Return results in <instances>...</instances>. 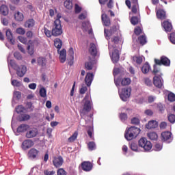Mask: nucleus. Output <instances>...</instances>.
<instances>
[{
    "mask_svg": "<svg viewBox=\"0 0 175 175\" xmlns=\"http://www.w3.org/2000/svg\"><path fill=\"white\" fill-rule=\"evenodd\" d=\"M106 39L107 40H111L109 42V54H111V58L113 64L117 63L120 59V52L113 44H117L118 41L121 40V37L118 35V30H117V27L113 26L109 31L106 29L104 30Z\"/></svg>",
    "mask_w": 175,
    "mask_h": 175,
    "instance_id": "obj_1",
    "label": "nucleus"
},
{
    "mask_svg": "<svg viewBox=\"0 0 175 175\" xmlns=\"http://www.w3.org/2000/svg\"><path fill=\"white\" fill-rule=\"evenodd\" d=\"M90 96V94H86L82 100L83 108L80 110L81 117H84V116L90 113L92 109V103L91 102Z\"/></svg>",
    "mask_w": 175,
    "mask_h": 175,
    "instance_id": "obj_2",
    "label": "nucleus"
},
{
    "mask_svg": "<svg viewBox=\"0 0 175 175\" xmlns=\"http://www.w3.org/2000/svg\"><path fill=\"white\" fill-rule=\"evenodd\" d=\"M139 133H140V129L135 126H131L126 129V131L124 133V137L126 140H128V141L133 140V139H136V137L139 136Z\"/></svg>",
    "mask_w": 175,
    "mask_h": 175,
    "instance_id": "obj_3",
    "label": "nucleus"
},
{
    "mask_svg": "<svg viewBox=\"0 0 175 175\" xmlns=\"http://www.w3.org/2000/svg\"><path fill=\"white\" fill-rule=\"evenodd\" d=\"M9 64L16 71V75L18 77H24L25 74L27 73V66L25 65H21L18 66L14 62L13 60H10Z\"/></svg>",
    "mask_w": 175,
    "mask_h": 175,
    "instance_id": "obj_4",
    "label": "nucleus"
},
{
    "mask_svg": "<svg viewBox=\"0 0 175 175\" xmlns=\"http://www.w3.org/2000/svg\"><path fill=\"white\" fill-rule=\"evenodd\" d=\"M53 36H59L62 35V26L61 25V20L56 19L54 21L53 27L52 29Z\"/></svg>",
    "mask_w": 175,
    "mask_h": 175,
    "instance_id": "obj_5",
    "label": "nucleus"
},
{
    "mask_svg": "<svg viewBox=\"0 0 175 175\" xmlns=\"http://www.w3.org/2000/svg\"><path fill=\"white\" fill-rule=\"evenodd\" d=\"M118 88V92L120 98L123 102H126L129 96H131V92H132V88H124L121 90H120V88Z\"/></svg>",
    "mask_w": 175,
    "mask_h": 175,
    "instance_id": "obj_6",
    "label": "nucleus"
},
{
    "mask_svg": "<svg viewBox=\"0 0 175 175\" xmlns=\"http://www.w3.org/2000/svg\"><path fill=\"white\" fill-rule=\"evenodd\" d=\"M139 146L144 148L145 151H150L152 148V144L145 137H142L138 142Z\"/></svg>",
    "mask_w": 175,
    "mask_h": 175,
    "instance_id": "obj_7",
    "label": "nucleus"
},
{
    "mask_svg": "<svg viewBox=\"0 0 175 175\" xmlns=\"http://www.w3.org/2000/svg\"><path fill=\"white\" fill-rule=\"evenodd\" d=\"M132 83V81L129 78H122V79H115V84L116 87L120 88V83H121V85L125 86V85H129Z\"/></svg>",
    "mask_w": 175,
    "mask_h": 175,
    "instance_id": "obj_8",
    "label": "nucleus"
},
{
    "mask_svg": "<svg viewBox=\"0 0 175 175\" xmlns=\"http://www.w3.org/2000/svg\"><path fill=\"white\" fill-rule=\"evenodd\" d=\"M39 133L38 129L33 127V128H28L27 133H26V137L27 139H32L33 137H36Z\"/></svg>",
    "mask_w": 175,
    "mask_h": 175,
    "instance_id": "obj_9",
    "label": "nucleus"
},
{
    "mask_svg": "<svg viewBox=\"0 0 175 175\" xmlns=\"http://www.w3.org/2000/svg\"><path fill=\"white\" fill-rule=\"evenodd\" d=\"M154 62L157 65H164L165 66L170 65V60L165 56H162L161 60L155 59Z\"/></svg>",
    "mask_w": 175,
    "mask_h": 175,
    "instance_id": "obj_10",
    "label": "nucleus"
},
{
    "mask_svg": "<svg viewBox=\"0 0 175 175\" xmlns=\"http://www.w3.org/2000/svg\"><path fill=\"white\" fill-rule=\"evenodd\" d=\"M153 84L157 88H162L163 86V81H162V77L161 76H154L153 78Z\"/></svg>",
    "mask_w": 175,
    "mask_h": 175,
    "instance_id": "obj_11",
    "label": "nucleus"
},
{
    "mask_svg": "<svg viewBox=\"0 0 175 175\" xmlns=\"http://www.w3.org/2000/svg\"><path fill=\"white\" fill-rule=\"evenodd\" d=\"M35 47H38V41L37 40L29 41L27 50L30 55H32V54H33V48Z\"/></svg>",
    "mask_w": 175,
    "mask_h": 175,
    "instance_id": "obj_12",
    "label": "nucleus"
},
{
    "mask_svg": "<svg viewBox=\"0 0 175 175\" xmlns=\"http://www.w3.org/2000/svg\"><path fill=\"white\" fill-rule=\"evenodd\" d=\"M39 154V150L35 148H31L29 150L27 153V157L29 159H35L38 157Z\"/></svg>",
    "mask_w": 175,
    "mask_h": 175,
    "instance_id": "obj_13",
    "label": "nucleus"
},
{
    "mask_svg": "<svg viewBox=\"0 0 175 175\" xmlns=\"http://www.w3.org/2000/svg\"><path fill=\"white\" fill-rule=\"evenodd\" d=\"M162 140L164 142H167V143H170L173 140L172 137V133L169 131H165L161 133Z\"/></svg>",
    "mask_w": 175,
    "mask_h": 175,
    "instance_id": "obj_14",
    "label": "nucleus"
},
{
    "mask_svg": "<svg viewBox=\"0 0 175 175\" xmlns=\"http://www.w3.org/2000/svg\"><path fill=\"white\" fill-rule=\"evenodd\" d=\"M33 141L31 139H26L22 143V148L23 150H28V148H31L33 146Z\"/></svg>",
    "mask_w": 175,
    "mask_h": 175,
    "instance_id": "obj_15",
    "label": "nucleus"
},
{
    "mask_svg": "<svg viewBox=\"0 0 175 175\" xmlns=\"http://www.w3.org/2000/svg\"><path fill=\"white\" fill-rule=\"evenodd\" d=\"M4 3H5V1H0V5H2L0 7V13L3 14V16H8V13H9V10L8 9V7Z\"/></svg>",
    "mask_w": 175,
    "mask_h": 175,
    "instance_id": "obj_16",
    "label": "nucleus"
},
{
    "mask_svg": "<svg viewBox=\"0 0 175 175\" xmlns=\"http://www.w3.org/2000/svg\"><path fill=\"white\" fill-rule=\"evenodd\" d=\"M94 80V74L88 72L85 78V83L88 87L91 85L92 81Z\"/></svg>",
    "mask_w": 175,
    "mask_h": 175,
    "instance_id": "obj_17",
    "label": "nucleus"
},
{
    "mask_svg": "<svg viewBox=\"0 0 175 175\" xmlns=\"http://www.w3.org/2000/svg\"><path fill=\"white\" fill-rule=\"evenodd\" d=\"M83 170L85 172H90L92 170V164L89 161H84L81 163Z\"/></svg>",
    "mask_w": 175,
    "mask_h": 175,
    "instance_id": "obj_18",
    "label": "nucleus"
},
{
    "mask_svg": "<svg viewBox=\"0 0 175 175\" xmlns=\"http://www.w3.org/2000/svg\"><path fill=\"white\" fill-rule=\"evenodd\" d=\"M53 162L55 167H60L64 163V159L61 157H55Z\"/></svg>",
    "mask_w": 175,
    "mask_h": 175,
    "instance_id": "obj_19",
    "label": "nucleus"
},
{
    "mask_svg": "<svg viewBox=\"0 0 175 175\" xmlns=\"http://www.w3.org/2000/svg\"><path fill=\"white\" fill-rule=\"evenodd\" d=\"M95 64H96V62L94 59H91V58H89V61L85 64V69L88 70H92Z\"/></svg>",
    "mask_w": 175,
    "mask_h": 175,
    "instance_id": "obj_20",
    "label": "nucleus"
},
{
    "mask_svg": "<svg viewBox=\"0 0 175 175\" xmlns=\"http://www.w3.org/2000/svg\"><path fill=\"white\" fill-rule=\"evenodd\" d=\"M58 53L59 54V61L62 64H64L66 61V50L62 49L59 51V50L57 51Z\"/></svg>",
    "mask_w": 175,
    "mask_h": 175,
    "instance_id": "obj_21",
    "label": "nucleus"
},
{
    "mask_svg": "<svg viewBox=\"0 0 175 175\" xmlns=\"http://www.w3.org/2000/svg\"><path fill=\"white\" fill-rule=\"evenodd\" d=\"M162 26L163 27V28L166 32H170V31H172V29L173 28V27L172 26V23L167 21H165L162 23Z\"/></svg>",
    "mask_w": 175,
    "mask_h": 175,
    "instance_id": "obj_22",
    "label": "nucleus"
},
{
    "mask_svg": "<svg viewBox=\"0 0 175 175\" xmlns=\"http://www.w3.org/2000/svg\"><path fill=\"white\" fill-rule=\"evenodd\" d=\"M101 18L103 25H105V27L110 25V18H109L106 14H103Z\"/></svg>",
    "mask_w": 175,
    "mask_h": 175,
    "instance_id": "obj_23",
    "label": "nucleus"
},
{
    "mask_svg": "<svg viewBox=\"0 0 175 175\" xmlns=\"http://www.w3.org/2000/svg\"><path fill=\"white\" fill-rule=\"evenodd\" d=\"M146 126L147 129H154V128H157L158 126V122H157V120H150Z\"/></svg>",
    "mask_w": 175,
    "mask_h": 175,
    "instance_id": "obj_24",
    "label": "nucleus"
},
{
    "mask_svg": "<svg viewBox=\"0 0 175 175\" xmlns=\"http://www.w3.org/2000/svg\"><path fill=\"white\" fill-rule=\"evenodd\" d=\"M89 52L92 55H96V53H98V49L95 44L91 43L90 44Z\"/></svg>",
    "mask_w": 175,
    "mask_h": 175,
    "instance_id": "obj_25",
    "label": "nucleus"
},
{
    "mask_svg": "<svg viewBox=\"0 0 175 175\" xmlns=\"http://www.w3.org/2000/svg\"><path fill=\"white\" fill-rule=\"evenodd\" d=\"M157 17L160 20H165L166 18V12L162 10H159L157 11Z\"/></svg>",
    "mask_w": 175,
    "mask_h": 175,
    "instance_id": "obj_26",
    "label": "nucleus"
},
{
    "mask_svg": "<svg viewBox=\"0 0 175 175\" xmlns=\"http://www.w3.org/2000/svg\"><path fill=\"white\" fill-rule=\"evenodd\" d=\"M6 36L7 39H8V40L10 42L11 44H14V38H13V34H12V31H10V29H8L6 31Z\"/></svg>",
    "mask_w": 175,
    "mask_h": 175,
    "instance_id": "obj_27",
    "label": "nucleus"
},
{
    "mask_svg": "<svg viewBox=\"0 0 175 175\" xmlns=\"http://www.w3.org/2000/svg\"><path fill=\"white\" fill-rule=\"evenodd\" d=\"M37 62L39 65V66H42V68H44L46 66V64L47 61L46 60V58L44 57H38L37 59Z\"/></svg>",
    "mask_w": 175,
    "mask_h": 175,
    "instance_id": "obj_28",
    "label": "nucleus"
},
{
    "mask_svg": "<svg viewBox=\"0 0 175 175\" xmlns=\"http://www.w3.org/2000/svg\"><path fill=\"white\" fill-rule=\"evenodd\" d=\"M35 25V21L33 19H29L25 23V28H32Z\"/></svg>",
    "mask_w": 175,
    "mask_h": 175,
    "instance_id": "obj_29",
    "label": "nucleus"
},
{
    "mask_svg": "<svg viewBox=\"0 0 175 175\" xmlns=\"http://www.w3.org/2000/svg\"><path fill=\"white\" fill-rule=\"evenodd\" d=\"M14 18L16 21H23L24 20V14L22 12H17L14 14Z\"/></svg>",
    "mask_w": 175,
    "mask_h": 175,
    "instance_id": "obj_30",
    "label": "nucleus"
},
{
    "mask_svg": "<svg viewBox=\"0 0 175 175\" xmlns=\"http://www.w3.org/2000/svg\"><path fill=\"white\" fill-rule=\"evenodd\" d=\"M55 46L59 50L62 47V40L59 38H56L54 40Z\"/></svg>",
    "mask_w": 175,
    "mask_h": 175,
    "instance_id": "obj_31",
    "label": "nucleus"
},
{
    "mask_svg": "<svg viewBox=\"0 0 175 175\" xmlns=\"http://www.w3.org/2000/svg\"><path fill=\"white\" fill-rule=\"evenodd\" d=\"M28 128H29V126L27 124H21L18 127L17 132H25V131H28Z\"/></svg>",
    "mask_w": 175,
    "mask_h": 175,
    "instance_id": "obj_32",
    "label": "nucleus"
},
{
    "mask_svg": "<svg viewBox=\"0 0 175 175\" xmlns=\"http://www.w3.org/2000/svg\"><path fill=\"white\" fill-rule=\"evenodd\" d=\"M147 136L150 139V140H157L158 139V135L154 132L148 133Z\"/></svg>",
    "mask_w": 175,
    "mask_h": 175,
    "instance_id": "obj_33",
    "label": "nucleus"
},
{
    "mask_svg": "<svg viewBox=\"0 0 175 175\" xmlns=\"http://www.w3.org/2000/svg\"><path fill=\"white\" fill-rule=\"evenodd\" d=\"M64 6L66 9H72L73 4L72 3V0H66L64 2Z\"/></svg>",
    "mask_w": 175,
    "mask_h": 175,
    "instance_id": "obj_34",
    "label": "nucleus"
},
{
    "mask_svg": "<svg viewBox=\"0 0 175 175\" xmlns=\"http://www.w3.org/2000/svg\"><path fill=\"white\" fill-rule=\"evenodd\" d=\"M142 71L144 73H148V72H150V64L147 63L145 64L142 68Z\"/></svg>",
    "mask_w": 175,
    "mask_h": 175,
    "instance_id": "obj_35",
    "label": "nucleus"
},
{
    "mask_svg": "<svg viewBox=\"0 0 175 175\" xmlns=\"http://www.w3.org/2000/svg\"><path fill=\"white\" fill-rule=\"evenodd\" d=\"M40 96L42 98H46V96H47V91L46 90V88H41L40 89Z\"/></svg>",
    "mask_w": 175,
    "mask_h": 175,
    "instance_id": "obj_36",
    "label": "nucleus"
},
{
    "mask_svg": "<svg viewBox=\"0 0 175 175\" xmlns=\"http://www.w3.org/2000/svg\"><path fill=\"white\" fill-rule=\"evenodd\" d=\"M138 40L139 43L142 45L146 44L147 43V38H146V36H141L138 38Z\"/></svg>",
    "mask_w": 175,
    "mask_h": 175,
    "instance_id": "obj_37",
    "label": "nucleus"
},
{
    "mask_svg": "<svg viewBox=\"0 0 175 175\" xmlns=\"http://www.w3.org/2000/svg\"><path fill=\"white\" fill-rule=\"evenodd\" d=\"M78 135H79V133H77V131H75L73 133V135L68 138V142L70 143H72V142H75L77 139Z\"/></svg>",
    "mask_w": 175,
    "mask_h": 175,
    "instance_id": "obj_38",
    "label": "nucleus"
},
{
    "mask_svg": "<svg viewBox=\"0 0 175 175\" xmlns=\"http://www.w3.org/2000/svg\"><path fill=\"white\" fill-rule=\"evenodd\" d=\"M159 64H155L154 66V69H153V73L154 75H155V76H157V75H158V73H159V75H161V70L159 69V66H158Z\"/></svg>",
    "mask_w": 175,
    "mask_h": 175,
    "instance_id": "obj_39",
    "label": "nucleus"
},
{
    "mask_svg": "<svg viewBox=\"0 0 175 175\" xmlns=\"http://www.w3.org/2000/svg\"><path fill=\"white\" fill-rule=\"evenodd\" d=\"M75 52H73V49H70L68 52V55L70 56L69 59L70 61H73L75 57H74Z\"/></svg>",
    "mask_w": 175,
    "mask_h": 175,
    "instance_id": "obj_40",
    "label": "nucleus"
},
{
    "mask_svg": "<svg viewBox=\"0 0 175 175\" xmlns=\"http://www.w3.org/2000/svg\"><path fill=\"white\" fill-rule=\"evenodd\" d=\"M16 113H23L25 111V108L23 107V105H18L16 108Z\"/></svg>",
    "mask_w": 175,
    "mask_h": 175,
    "instance_id": "obj_41",
    "label": "nucleus"
},
{
    "mask_svg": "<svg viewBox=\"0 0 175 175\" xmlns=\"http://www.w3.org/2000/svg\"><path fill=\"white\" fill-rule=\"evenodd\" d=\"M88 146L90 151H92L93 150H95V148H96V146L95 145V143L93 142H89Z\"/></svg>",
    "mask_w": 175,
    "mask_h": 175,
    "instance_id": "obj_42",
    "label": "nucleus"
},
{
    "mask_svg": "<svg viewBox=\"0 0 175 175\" xmlns=\"http://www.w3.org/2000/svg\"><path fill=\"white\" fill-rule=\"evenodd\" d=\"M131 23L133 24V25H136L137 24H139V18L134 16L131 18Z\"/></svg>",
    "mask_w": 175,
    "mask_h": 175,
    "instance_id": "obj_43",
    "label": "nucleus"
},
{
    "mask_svg": "<svg viewBox=\"0 0 175 175\" xmlns=\"http://www.w3.org/2000/svg\"><path fill=\"white\" fill-rule=\"evenodd\" d=\"M18 39L19 40V42H21V43H23V44H27L28 40H27V38L25 37H23V36H18Z\"/></svg>",
    "mask_w": 175,
    "mask_h": 175,
    "instance_id": "obj_44",
    "label": "nucleus"
},
{
    "mask_svg": "<svg viewBox=\"0 0 175 175\" xmlns=\"http://www.w3.org/2000/svg\"><path fill=\"white\" fill-rule=\"evenodd\" d=\"M11 83H12V85H14V87H20V85H21V82H20L17 80L12 79L11 81Z\"/></svg>",
    "mask_w": 175,
    "mask_h": 175,
    "instance_id": "obj_45",
    "label": "nucleus"
},
{
    "mask_svg": "<svg viewBox=\"0 0 175 175\" xmlns=\"http://www.w3.org/2000/svg\"><path fill=\"white\" fill-rule=\"evenodd\" d=\"M120 118L122 122L126 121V120H128V116L125 113H122L120 115Z\"/></svg>",
    "mask_w": 175,
    "mask_h": 175,
    "instance_id": "obj_46",
    "label": "nucleus"
},
{
    "mask_svg": "<svg viewBox=\"0 0 175 175\" xmlns=\"http://www.w3.org/2000/svg\"><path fill=\"white\" fill-rule=\"evenodd\" d=\"M16 33L19 35H24L25 33V29L23 27H19L16 29Z\"/></svg>",
    "mask_w": 175,
    "mask_h": 175,
    "instance_id": "obj_47",
    "label": "nucleus"
},
{
    "mask_svg": "<svg viewBox=\"0 0 175 175\" xmlns=\"http://www.w3.org/2000/svg\"><path fill=\"white\" fill-rule=\"evenodd\" d=\"M168 100H170V102H174L175 100V94L173 93H170L168 94Z\"/></svg>",
    "mask_w": 175,
    "mask_h": 175,
    "instance_id": "obj_48",
    "label": "nucleus"
},
{
    "mask_svg": "<svg viewBox=\"0 0 175 175\" xmlns=\"http://www.w3.org/2000/svg\"><path fill=\"white\" fill-rule=\"evenodd\" d=\"M168 120L172 124L175 122V115L174 114H170L168 116Z\"/></svg>",
    "mask_w": 175,
    "mask_h": 175,
    "instance_id": "obj_49",
    "label": "nucleus"
},
{
    "mask_svg": "<svg viewBox=\"0 0 175 175\" xmlns=\"http://www.w3.org/2000/svg\"><path fill=\"white\" fill-rule=\"evenodd\" d=\"M44 32L46 35V36H47V38H51V34L53 35V33H51V31H50V30L46 29V27L44 28Z\"/></svg>",
    "mask_w": 175,
    "mask_h": 175,
    "instance_id": "obj_50",
    "label": "nucleus"
},
{
    "mask_svg": "<svg viewBox=\"0 0 175 175\" xmlns=\"http://www.w3.org/2000/svg\"><path fill=\"white\" fill-rule=\"evenodd\" d=\"M138 10H139V5H137V4H134L132 8L133 13H135V14H136V13H137Z\"/></svg>",
    "mask_w": 175,
    "mask_h": 175,
    "instance_id": "obj_51",
    "label": "nucleus"
},
{
    "mask_svg": "<svg viewBox=\"0 0 175 175\" xmlns=\"http://www.w3.org/2000/svg\"><path fill=\"white\" fill-rule=\"evenodd\" d=\"M170 42H172L173 44H175V33H172L170 36Z\"/></svg>",
    "mask_w": 175,
    "mask_h": 175,
    "instance_id": "obj_52",
    "label": "nucleus"
},
{
    "mask_svg": "<svg viewBox=\"0 0 175 175\" xmlns=\"http://www.w3.org/2000/svg\"><path fill=\"white\" fill-rule=\"evenodd\" d=\"M157 107H158L159 111H161V113H163V111H165V107L161 103L157 104Z\"/></svg>",
    "mask_w": 175,
    "mask_h": 175,
    "instance_id": "obj_53",
    "label": "nucleus"
},
{
    "mask_svg": "<svg viewBox=\"0 0 175 175\" xmlns=\"http://www.w3.org/2000/svg\"><path fill=\"white\" fill-rule=\"evenodd\" d=\"M57 175H66V172L62 168L57 170Z\"/></svg>",
    "mask_w": 175,
    "mask_h": 175,
    "instance_id": "obj_54",
    "label": "nucleus"
},
{
    "mask_svg": "<svg viewBox=\"0 0 175 175\" xmlns=\"http://www.w3.org/2000/svg\"><path fill=\"white\" fill-rule=\"evenodd\" d=\"M79 20H85V18H87V13L84 12V13L81 14L79 16Z\"/></svg>",
    "mask_w": 175,
    "mask_h": 175,
    "instance_id": "obj_55",
    "label": "nucleus"
},
{
    "mask_svg": "<svg viewBox=\"0 0 175 175\" xmlns=\"http://www.w3.org/2000/svg\"><path fill=\"white\" fill-rule=\"evenodd\" d=\"M134 32H135V35H140V33H142V29L139 27H135Z\"/></svg>",
    "mask_w": 175,
    "mask_h": 175,
    "instance_id": "obj_56",
    "label": "nucleus"
},
{
    "mask_svg": "<svg viewBox=\"0 0 175 175\" xmlns=\"http://www.w3.org/2000/svg\"><path fill=\"white\" fill-rule=\"evenodd\" d=\"M14 57H15L16 59H21L23 58V57L21 56V54H20V53L18 52H15L14 53Z\"/></svg>",
    "mask_w": 175,
    "mask_h": 175,
    "instance_id": "obj_57",
    "label": "nucleus"
},
{
    "mask_svg": "<svg viewBox=\"0 0 175 175\" xmlns=\"http://www.w3.org/2000/svg\"><path fill=\"white\" fill-rule=\"evenodd\" d=\"M131 148L133 151H137V144L132 143L131 144Z\"/></svg>",
    "mask_w": 175,
    "mask_h": 175,
    "instance_id": "obj_58",
    "label": "nucleus"
},
{
    "mask_svg": "<svg viewBox=\"0 0 175 175\" xmlns=\"http://www.w3.org/2000/svg\"><path fill=\"white\" fill-rule=\"evenodd\" d=\"M14 98H16V99H20L21 98V92H15L14 93Z\"/></svg>",
    "mask_w": 175,
    "mask_h": 175,
    "instance_id": "obj_59",
    "label": "nucleus"
},
{
    "mask_svg": "<svg viewBox=\"0 0 175 175\" xmlns=\"http://www.w3.org/2000/svg\"><path fill=\"white\" fill-rule=\"evenodd\" d=\"M144 81H145V84H146V85L150 86V85H152V82L151 80H150V79H148V78H145Z\"/></svg>",
    "mask_w": 175,
    "mask_h": 175,
    "instance_id": "obj_60",
    "label": "nucleus"
},
{
    "mask_svg": "<svg viewBox=\"0 0 175 175\" xmlns=\"http://www.w3.org/2000/svg\"><path fill=\"white\" fill-rule=\"evenodd\" d=\"M134 59L136 61L137 64H142V62H143V59L141 57H135Z\"/></svg>",
    "mask_w": 175,
    "mask_h": 175,
    "instance_id": "obj_61",
    "label": "nucleus"
},
{
    "mask_svg": "<svg viewBox=\"0 0 175 175\" xmlns=\"http://www.w3.org/2000/svg\"><path fill=\"white\" fill-rule=\"evenodd\" d=\"M139 122H140V120H139V118H133L131 120V123H132V124H139Z\"/></svg>",
    "mask_w": 175,
    "mask_h": 175,
    "instance_id": "obj_62",
    "label": "nucleus"
},
{
    "mask_svg": "<svg viewBox=\"0 0 175 175\" xmlns=\"http://www.w3.org/2000/svg\"><path fill=\"white\" fill-rule=\"evenodd\" d=\"M87 91V88L85 86H82L79 90L80 94H84Z\"/></svg>",
    "mask_w": 175,
    "mask_h": 175,
    "instance_id": "obj_63",
    "label": "nucleus"
},
{
    "mask_svg": "<svg viewBox=\"0 0 175 175\" xmlns=\"http://www.w3.org/2000/svg\"><path fill=\"white\" fill-rule=\"evenodd\" d=\"M45 175H54L55 174V171H49V170H45L44 172Z\"/></svg>",
    "mask_w": 175,
    "mask_h": 175,
    "instance_id": "obj_64",
    "label": "nucleus"
}]
</instances>
